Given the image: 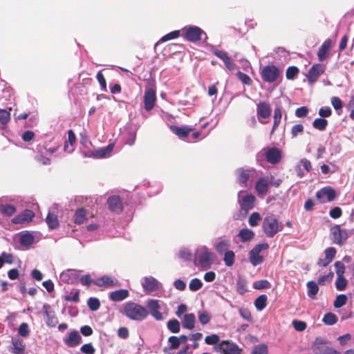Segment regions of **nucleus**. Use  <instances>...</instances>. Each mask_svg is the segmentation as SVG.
Returning a JSON list of instances; mask_svg holds the SVG:
<instances>
[{"label":"nucleus","instance_id":"nucleus-1","mask_svg":"<svg viewBox=\"0 0 354 354\" xmlns=\"http://www.w3.org/2000/svg\"><path fill=\"white\" fill-rule=\"evenodd\" d=\"M256 198L254 195L247 194L245 191L238 193V203L240 206L239 213L234 217L236 219L242 220L246 216L248 212L252 209L255 205Z\"/></svg>","mask_w":354,"mask_h":354},{"label":"nucleus","instance_id":"nucleus-2","mask_svg":"<svg viewBox=\"0 0 354 354\" xmlns=\"http://www.w3.org/2000/svg\"><path fill=\"white\" fill-rule=\"evenodd\" d=\"M262 229L267 237L272 238L283 230V224L279 222L275 214H268L263 219Z\"/></svg>","mask_w":354,"mask_h":354},{"label":"nucleus","instance_id":"nucleus-3","mask_svg":"<svg viewBox=\"0 0 354 354\" xmlns=\"http://www.w3.org/2000/svg\"><path fill=\"white\" fill-rule=\"evenodd\" d=\"M123 314L130 319L142 321L148 316L149 312L146 308L138 304L128 302L124 306Z\"/></svg>","mask_w":354,"mask_h":354},{"label":"nucleus","instance_id":"nucleus-4","mask_svg":"<svg viewBox=\"0 0 354 354\" xmlns=\"http://www.w3.org/2000/svg\"><path fill=\"white\" fill-rule=\"evenodd\" d=\"M215 257V254L207 246L200 245L196 249L194 254L195 266H197V261L200 266H211L214 261Z\"/></svg>","mask_w":354,"mask_h":354},{"label":"nucleus","instance_id":"nucleus-5","mask_svg":"<svg viewBox=\"0 0 354 354\" xmlns=\"http://www.w3.org/2000/svg\"><path fill=\"white\" fill-rule=\"evenodd\" d=\"M181 31L184 39L193 43L202 40L203 37H204V42H206L208 39L206 32L196 26H185Z\"/></svg>","mask_w":354,"mask_h":354},{"label":"nucleus","instance_id":"nucleus-6","mask_svg":"<svg viewBox=\"0 0 354 354\" xmlns=\"http://www.w3.org/2000/svg\"><path fill=\"white\" fill-rule=\"evenodd\" d=\"M311 348L314 354H341L340 352L329 347L327 342L322 337H317L315 339Z\"/></svg>","mask_w":354,"mask_h":354},{"label":"nucleus","instance_id":"nucleus-7","mask_svg":"<svg viewBox=\"0 0 354 354\" xmlns=\"http://www.w3.org/2000/svg\"><path fill=\"white\" fill-rule=\"evenodd\" d=\"M269 248L267 243H259L255 245L249 254V259L253 266H257L263 263V257L261 252L266 251Z\"/></svg>","mask_w":354,"mask_h":354},{"label":"nucleus","instance_id":"nucleus-8","mask_svg":"<svg viewBox=\"0 0 354 354\" xmlns=\"http://www.w3.org/2000/svg\"><path fill=\"white\" fill-rule=\"evenodd\" d=\"M266 157V160L272 164H277L281 159V153L279 149L276 147L269 148L261 151L257 155V159L259 160L260 158Z\"/></svg>","mask_w":354,"mask_h":354},{"label":"nucleus","instance_id":"nucleus-9","mask_svg":"<svg viewBox=\"0 0 354 354\" xmlns=\"http://www.w3.org/2000/svg\"><path fill=\"white\" fill-rule=\"evenodd\" d=\"M280 73V70L276 66L268 65L261 69V77L264 82L272 83L277 80Z\"/></svg>","mask_w":354,"mask_h":354},{"label":"nucleus","instance_id":"nucleus-10","mask_svg":"<svg viewBox=\"0 0 354 354\" xmlns=\"http://www.w3.org/2000/svg\"><path fill=\"white\" fill-rule=\"evenodd\" d=\"M330 233L333 243L340 245L344 243L348 237V231L345 229H342L339 225L332 227Z\"/></svg>","mask_w":354,"mask_h":354},{"label":"nucleus","instance_id":"nucleus-11","mask_svg":"<svg viewBox=\"0 0 354 354\" xmlns=\"http://www.w3.org/2000/svg\"><path fill=\"white\" fill-rule=\"evenodd\" d=\"M156 102V89L151 87L147 88L145 91L143 96L144 108L146 111H151Z\"/></svg>","mask_w":354,"mask_h":354},{"label":"nucleus","instance_id":"nucleus-12","mask_svg":"<svg viewBox=\"0 0 354 354\" xmlns=\"http://www.w3.org/2000/svg\"><path fill=\"white\" fill-rule=\"evenodd\" d=\"M271 107L269 104L265 102H259L257 106V115L258 120L261 124H266V120L270 117L271 115Z\"/></svg>","mask_w":354,"mask_h":354},{"label":"nucleus","instance_id":"nucleus-13","mask_svg":"<svg viewBox=\"0 0 354 354\" xmlns=\"http://www.w3.org/2000/svg\"><path fill=\"white\" fill-rule=\"evenodd\" d=\"M335 191L330 186L324 187L316 193V197L322 203L331 202L335 198Z\"/></svg>","mask_w":354,"mask_h":354},{"label":"nucleus","instance_id":"nucleus-14","mask_svg":"<svg viewBox=\"0 0 354 354\" xmlns=\"http://www.w3.org/2000/svg\"><path fill=\"white\" fill-rule=\"evenodd\" d=\"M142 286L144 291L149 295L159 290L161 283L154 277L151 276L145 277L142 281Z\"/></svg>","mask_w":354,"mask_h":354},{"label":"nucleus","instance_id":"nucleus-15","mask_svg":"<svg viewBox=\"0 0 354 354\" xmlns=\"http://www.w3.org/2000/svg\"><path fill=\"white\" fill-rule=\"evenodd\" d=\"M326 66L322 64H313L308 71L306 77L309 84L315 83L317 80L324 73Z\"/></svg>","mask_w":354,"mask_h":354},{"label":"nucleus","instance_id":"nucleus-16","mask_svg":"<svg viewBox=\"0 0 354 354\" xmlns=\"http://www.w3.org/2000/svg\"><path fill=\"white\" fill-rule=\"evenodd\" d=\"M93 284L100 288H114L120 286V283L116 279H113L109 275H104L93 281Z\"/></svg>","mask_w":354,"mask_h":354},{"label":"nucleus","instance_id":"nucleus-17","mask_svg":"<svg viewBox=\"0 0 354 354\" xmlns=\"http://www.w3.org/2000/svg\"><path fill=\"white\" fill-rule=\"evenodd\" d=\"M147 306L150 314L155 319L158 321L163 319L162 314L160 312V306L158 300L153 299H149L147 301Z\"/></svg>","mask_w":354,"mask_h":354},{"label":"nucleus","instance_id":"nucleus-18","mask_svg":"<svg viewBox=\"0 0 354 354\" xmlns=\"http://www.w3.org/2000/svg\"><path fill=\"white\" fill-rule=\"evenodd\" d=\"M211 51L214 55H216L223 62L225 67L229 71H233L236 69V64L231 60L226 52L216 49L214 48H212Z\"/></svg>","mask_w":354,"mask_h":354},{"label":"nucleus","instance_id":"nucleus-19","mask_svg":"<svg viewBox=\"0 0 354 354\" xmlns=\"http://www.w3.org/2000/svg\"><path fill=\"white\" fill-rule=\"evenodd\" d=\"M107 204L109 209L113 213L120 214L123 209V205L122 200L119 196H111L107 199Z\"/></svg>","mask_w":354,"mask_h":354},{"label":"nucleus","instance_id":"nucleus-20","mask_svg":"<svg viewBox=\"0 0 354 354\" xmlns=\"http://www.w3.org/2000/svg\"><path fill=\"white\" fill-rule=\"evenodd\" d=\"M25 345L22 340L17 337H12L11 346H9L8 351L13 354H24Z\"/></svg>","mask_w":354,"mask_h":354},{"label":"nucleus","instance_id":"nucleus-21","mask_svg":"<svg viewBox=\"0 0 354 354\" xmlns=\"http://www.w3.org/2000/svg\"><path fill=\"white\" fill-rule=\"evenodd\" d=\"M34 216L35 213L32 210L27 209L14 217L12 219V223L14 224L28 223L31 221Z\"/></svg>","mask_w":354,"mask_h":354},{"label":"nucleus","instance_id":"nucleus-22","mask_svg":"<svg viewBox=\"0 0 354 354\" xmlns=\"http://www.w3.org/2000/svg\"><path fill=\"white\" fill-rule=\"evenodd\" d=\"M332 46V40L328 39L324 41L322 46L319 47L317 52V57L320 62L326 59L330 53V50Z\"/></svg>","mask_w":354,"mask_h":354},{"label":"nucleus","instance_id":"nucleus-23","mask_svg":"<svg viewBox=\"0 0 354 354\" xmlns=\"http://www.w3.org/2000/svg\"><path fill=\"white\" fill-rule=\"evenodd\" d=\"M312 169V165L310 160L306 158H302L296 166L297 175L299 178L304 176V170L309 172Z\"/></svg>","mask_w":354,"mask_h":354},{"label":"nucleus","instance_id":"nucleus-24","mask_svg":"<svg viewBox=\"0 0 354 354\" xmlns=\"http://www.w3.org/2000/svg\"><path fill=\"white\" fill-rule=\"evenodd\" d=\"M255 171L254 169H244L243 168H239L236 169V174L238 175V181L243 186L246 187V183L249 180V178L252 174Z\"/></svg>","mask_w":354,"mask_h":354},{"label":"nucleus","instance_id":"nucleus-25","mask_svg":"<svg viewBox=\"0 0 354 354\" xmlns=\"http://www.w3.org/2000/svg\"><path fill=\"white\" fill-rule=\"evenodd\" d=\"M35 241V237L33 234L28 231L21 232L19 238V244L28 248Z\"/></svg>","mask_w":354,"mask_h":354},{"label":"nucleus","instance_id":"nucleus-26","mask_svg":"<svg viewBox=\"0 0 354 354\" xmlns=\"http://www.w3.org/2000/svg\"><path fill=\"white\" fill-rule=\"evenodd\" d=\"M82 338L77 331H71L68 336L64 339L65 344L69 347L77 346L81 342Z\"/></svg>","mask_w":354,"mask_h":354},{"label":"nucleus","instance_id":"nucleus-27","mask_svg":"<svg viewBox=\"0 0 354 354\" xmlns=\"http://www.w3.org/2000/svg\"><path fill=\"white\" fill-rule=\"evenodd\" d=\"M325 258L324 259H319L318 266H328L333 261L336 254V250L335 248L330 247L324 251Z\"/></svg>","mask_w":354,"mask_h":354},{"label":"nucleus","instance_id":"nucleus-28","mask_svg":"<svg viewBox=\"0 0 354 354\" xmlns=\"http://www.w3.org/2000/svg\"><path fill=\"white\" fill-rule=\"evenodd\" d=\"M268 180L266 178H260L256 183L255 190L259 195H265L268 191Z\"/></svg>","mask_w":354,"mask_h":354},{"label":"nucleus","instance_id":"nucleus-29","mask_svg":"<svg viewBox=\"0 0 354 354\" xmlns=\"http://www.w3.org/2000/svg\"><path fill=\"white\" fill-rule=\"evenodd\" d=\"M76 141V136L73 130L68 131V140L65 141L64 150V151L71 153L74 151L73 147Z\"/></svg>","mask_w":354,"mask_h":354},{"label":"nucleus","instance_id":"nucleus-30","mask_svg":"<svg viewBox=\"0 0 354 354\" xmlns=\"http://www.w3.org/2000/svg\"><path fill=\"white\" fill-rule=\"evenodd\" d=\"M129 291L125 289H120L113 291L109 295V299L113 301H121L129 297Z\"/></svg>","mask_w":354,"mask_h":354},{"label":"nucleus","instance_id":"nucleus-31","mask_svg":"<svg viewBox=\"0 0 354 354\" xmlns=\"http://www.w3.org/2000/svg\"><path fill=\"white\" fill-rule=\"evenodd\" d=\"M171 129L172 132L181 139L186 138L192 131V128L187 127H176L171 126Z\"/></svg>","mask_w":354,"mask_h":354},{"label":"nucleus","instance_id":"nucleus-32","mask_svg":"<svg viewBox=\"0 0 354 354\" xmlns=\"http://www.w3.org/2000/svg\"><path fill=\"white\" fill-rule=\"evenodd\" d=\"M113 149V145H109L106 147L95 150L92 153V156L97 158H106L109 156Z\"/></svg>","mask_w":354,"mask_h":354},{"label":"nucleus","instance_id":"nucleus-33","mask_svg":"<svg viewBox=\"0 0 354 354\" xmlns=\"http://www.w3.org/2000/svg\"><path fill=\"white\" fill-rule=\"evenodd\" d=\"M196 317L194 313H188L184 315L182 325L184 328L192 330L194 328Z\"/></svg>","mask_w":354,"mask_h":354},{"label":"nucleus","instance_id":"nucleus-34","mask_svg":"<svg viewBox=\"0 0 354 354\" xmlns=\"http://www.w3.org/2000/svg\"><path fill=\"white\" fill-rule=\"evenodd\" d=\"M46 222L50 230H54L59 227L57 216L50 212H48L46 218Z\"/></svg>","mask_w":354,"mask_h":354},{"label":"nucleus","instance_id":"nucleus-35","mask_svg":"<svg viewBox=\"0 0 354 354\" xmlns=\"http://www.w3.org/2000/svg\"><path fill=\"white\" fill-rule=\"evenodd\" d=\"M86 220V212L84 208H79L75 212L74 222L75 224H82Z\"/></svg>","mask_w":354,"mask_h":354},{"label":"nucleus","instance_id":"nucleus-36","mask_svg":"<svg viewBox=\"0 0 354 354\" xmlns=\"http://www.w3.org/2000/svg\"><path fill=\"white\" fill-rule=\"evenodd\" d=\"M216 252L222 255L229 250L230 241L228 240H221L214 245Z\"/></svg>","mask_w":354,"mask_h":354},{"label":"nucleus","instance_id":"nucleus-37","mask_svg":"<svg viewBox=\"0 0 354 354\" xmlns=\"http://www.w3.org/2000/svg\"><path fill=\"white\" fill-rule=\"evenodd\" d=\"M307 288H308V296L312 299H315L316 298V295L319 291V287L317 284L313 281H310L307 283Z\"/></svg>","mask_w":354,"mask_h":354},{"label":"nucleus","instance_id":"nucleus-38","mask_svg":"<svg viewBox=\"0 0 354 354\" xmlns=\"http://www.w3.org/2000/svg\"><path fill=\"white\" fill-rule=\"evenodd\" d=\"M281 108L280 106L275 107L274 110V122L272 129L271 130V134L274 133L276 128L279 126L281 119Z\"/></svg>","mask_w":354,"mask_h":354},{"label":"nucleus","instance_id":"nucleus-39","mask_svg":"<svg viewBox=\"0 0 354 354\" xmlns=\"http://www.w3.org/2000/svg\"><path fill=\"white\" fill-rule=\"evenodd\" d=\"M238 236L241 241L245 242L251 240L254 237V233L253 231L245 228L241 230Z\"/></svg>","mask_w":354,"mask_h":354},{"label":"nucleus","instance_id":"nucleus-40","mask_svg":"<svg viewBox=\"0 0 354 354\" xmlns=\"http://www.w3.org/2000/svg\"><path fill=\"white\" fill-rule=\"evenodd\" d=\"M268 297L266 295L259 296L254 301L256 308L261 311L263 310L267 305Z\"/></svg>","mask_w":354,"mask_h":354},{"label":"nucleus","instance_id":"nucleus-41","mask_svg":"<svg viewBox=\"0 0 354 354\" xmlns=\"http://www.w3.org/2000/svg\"><path fill=\"white\" fill-rule=\"evenodd\" d=\"M178 256L180 259L185 261H189L192 259V253L189 248H182L179 250Z\"/></svg>","mask_w":354,"mask_h":354},{"label":"nucleus","instance_id":"nucleus-42","mask_svg":"<svg viewBox=\"0 0 354 354\" xmlns=\"http://www.w3.org/2000/svg\"><path fill=\"white\" fill-rule=\"evenodd\" d=\"M167 326L168 329L173 333H177L180 330V322L176 319L169 320Z\"/></svg>","mask_w":354,"mask_h":354},{"label":"nucleus","instance_id":"nucleus-43","mask_svg":"<svg viewBox=\"0 0 354 354\" xmlns=\"http://www.w3.org/2000/svg\"><path fill=\"white\" fill-rule=\"evenodd\" d=\"M10 120V113L6 109H0V122L2 124V128H6L8 122Z\"/></svg>","mask_w":354,"mask_h":354},{"label":"nucleus","instance_id":"nucleus-44","mask_svg":"<svg viewBox=\"0 0 354 354\" xmlns=\"http://www.w3.org/2000/svg\"><path fill=\"white\" fill-rule=\"evenodd\" d=\"M328 121L322 118H316L313 122V127L319 131L325 130Z\"/></svg>","mask_w":354,"mask_h":354},{"label":"nucleus","instance_id":"nucleus-45","mask_svg":"<svg viewBox=\"0 0 354 354\" xmlns=\"http://www.w3.org/2000/svg\"><path fill=\"white\" fill-rule=\"evenodd\" d=\"M1 212L7 216H11L16 212V208L14 205L6 204L0 207Z\"/></svg>","mask_w":354,"mask_h":354},{"label":"nucleus","instance_id":"nucleus-46","mask_svg":"<svg viewBox=\"0 0 354 354\" xmlns=\"http://www.w3.org/2000/svg\"><path fill=\"white\" fill-rule=\"evenodd\" d=\"M337 317L333 313H328L324 315L322 321L326 325H333L337 322Z\"/></svg>","mask_w":354,"mask_h":354},{"label":"nucleus","instance_id":"nucleus-47","mask_svg":"<svg viewBox=\"0 0 354 354\" xmlns=\"http://www.w3.org/2000/svg\"><path fill=\"white\" fill-rule=\"evenodd\" d=\"M180 32H182V31L181 30L171 31V32L166 34L163 37H162L158 42L163 43V42L171 40V39H176L180 35Z\"/></svg>","mask_w":354,"mask_h":354},{"label":"nucleus","instance_id":"nucleus-48","mask_svg":"<svg viewBox=\"0 0 354 354\" xmlns=\"http://www.w3.org/2000/svg\"><path fill=\"white\" fill-rule=\"evenodd\" d=\"M87 305L91 311H96L100 307V302L96 297H90L87 301Z\"/></svg>","mask_w":354,"mask_h":354},{"label":"nucleus","instance_id":"nucleus-49","mask_svg":"<svg viewBox=\"0 0 354 354\" xmlns=\"http://www.w3.org/2000/svg\"><path fill=\"white\" fill-rule=\"evenodd\" d=\"M347 302V297L346 295L341 294L337 296L334 301L333 306L335 308H339L344 306Z\"/></svg>","mask_w":354,"mask_h":354},{"label":"nucleus","instance_id":"nucleus-50","mask_svg":"<svg viewBox=\"0 0 354 354\" xmlns=\"http://www.w3.org/2000/svg\"><path fill=\"white\" fill-rule=\"evenodd\" d=\"M46 315V323L48 326L54 327L58 323V319L53 313H45Z\"/></svg>","mask_w":354,"mask_h":354},{"label":"nucleus","instance_id":"nucleus-51","mask_svg":"<svg viewBox=\"0 0 354 354\" xmlns=\"http://www.w3.org/2000/svg\"><path fill=\"white\" fill-rule=\"evenodd\" d=\"M223 254L224 255L223 261L225 263V266H232L234 262L235 257L234 252L232 250H228Z\"/></svg>","mask_w":354,"mask_h":354},{"label":"nucleus","instance_id":"nucleus-52","mask_svg":"<svg viewBox=\"0 0 354 354\" xmlns=\"http://www.w3.org/2000/svg\"><path fill=\"white\" fill-rule=\"evenodd\" d=\"M252 286L256 290L266 289L270 288V283L268 280L262 279L254 281Z\"/></svg>","mask_w":354,"mask_h":354},{"label":"nucleus","instance_id":"nucleus-53","mask_svg":"<svg viewBox=\"0 0 354 354\" xmlns=\"http://www.w3.org/2000/svg\"><path fill=\"white\" fill-rule=\"evenodd\" d=\"M203 286L202 281L198 279L194 278L191 280L189 284V288L191 291L196 292L198 290H200Z\"/></svg>","mask_w":354,"mask_h":354},{"label":"nucleus","instance_id":"nucleus-54","mask_svg":"<svg viewBox=\"0 0 354 354\" xmlns=\"http://www.w3.org/2000/svg\"><path fill=\"white\" fill-rule=\"evenodd\" d=\"M299 68L297 66H289L286 73V76L288 80H294L299 73Z\"/></svg>","mask_w":354,"mask_h":354},{"label":"nucleus","instance_id":"nucleus-55","mask_svg":"<svg viewBox=\"0 0 354 354\" xmlns=\"http://www.w3.org/2000/svg\"><path fill=\"white\" fill-rule=\"evenodd\" d=\"M18 333L22 337H28L30 335V330L27 323H21L18 329Z\"/></svg>","mask_w":354,"mask_h":354},{"label":"nucleus","instance_id":"nucleus-56","mask_svg":"<svg viewBox=\"0 0 354 354\" xmlns=\"http://www.w3.org/2000/svg\"><path fill=\"white\" fill-rule=\"evenodd\" d=\"M347 283L348 281L344 277H337L335 281V287L338 290L342 291L346 288Z\"/></svg>","mask_w":354,"mask_h":354},{"label":"nucleus","instance_id":"nucleus-57","mask_svg":"<svg viewBox=\"0 0 354 354\" xmlns=\"http://www.w3.org/2000/svg\"><path fill=\"white\" fill-rule=\"evenodd\" d=\"M220 337L216 334H212L211 335L206 336L205 338V342L209 345H216L220 343Z\"/></svg>","mask_w":354,"mask_h":354},{"label":"nucleus","instance_id":"nucleus-58","mask_svg":"<svg viewBox=\"0 0 354 354\" xmlns=\"http://www.w3.org/2000/svg\"><path fill=\"white\" fill-rule=\"evenodd\" d=\"M268 346L265 344L255 346L251 354H268Z\"/></svg>","mask_w":354,"mask_h":354},{"label":"nucleus","instance_id":"nucleus-59","mask_svg":"<svg viewBox=\"0 0 354 354\" xmlns=\"http://www.w3.org/2000/svg\"><path fill=\"white\" fill-rule=\"evenodd\" d=\"M170 345L168 347L169 350H176L179 348L180 343L179 339L176 336H171L168 338Z\"/></svg>","mask_w":354,"mask_h":354},{"label":"nucleus","instance_id":"nucleus-60","mask_svg":"<svg viewBox=\"0 0 354 354\" xmlns=\"http://www.w3.org/2000/svg\"><path fill=\"white\" fill-rule=\"evenodd\" d=\"M261 220L260 214L258 212H253L249 217L248 223L252 227H255L258 225L259 221Z\"/></svg>","mask_w":354,"mask_h":354},{"label":"nucleus","instance_id":"nucleus-61","mask_svg":"<svg viewBox=\"0 0 354 354\" xmlns=\"http://www.w3.org/2000/svg\"><path fill=\"white\" fill-rule=\"evenodd\" d=\"M292 324L294 328L297 331H299V332L304 331V330H306V328L307 327L306 323L304 321L295 319V320L292 321Z\"/></svg>","mask_w":354,"mask_h":354},{"label":"nucleus","instance_id":"nucleus-62","mask_svg":"<svg viewBox=\"0 0 354 354\" xmlns=\"http://www.w3.org/2000/svg\"><path fill=\"white\" fill-rule=\"evenodd\" d=\"M96 78L100 85L102 91H106V82L101 71H98Z\"/></svg>","mask_w":354,"mask_h":354},{"label":"nucleus","instance_id":"nucleus-63","mask_svg":"<svg viewBox=\"0 0 354 354\" xmlns=\"http://www.w3.org/2000/svg\"><path fill=\"white\" fill-rule=\"evenodd\" d=\"M211 319V316L207 311H203L198 313V320L203 325L207 324Z\"/></svg>","mask_w":354,"mask_h":354},{"label":"nucleus","instance_id":"nucleus-64","mask_svg":"<svg viewBox=\"0 0 354 354\" xmlns=\"http://www.w3.org/2000/svg\"><path fill=\"white\" fill-rule=\"evenodd\" d=\"M80 350L85 354H94L95 351L94 347L91 343L82 345Z\"/></svg>","mask_w":354,"mask_h":354}]
</instances>
